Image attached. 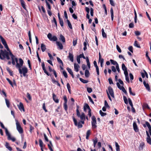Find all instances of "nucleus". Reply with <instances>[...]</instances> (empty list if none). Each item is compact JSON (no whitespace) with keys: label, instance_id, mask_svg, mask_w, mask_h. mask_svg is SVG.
<instances>
[{"label":"nucleus","instance_id":"a211bd4d","mask_svg":"<svg viewBox=\"0 0 151 151\" xmlns=\"http://www.w3.org/2000/svg\"><path fill=\"white\" fill-rule=\"evenodd\" d=\"M133 127L134 130L136 132H138V129L137 127V125L135 122H134L133 124Z\"/></svg>","mask_w":151,"mask_h":151},{"label":"nucleus","instance_id":"c9c22d12","mask_svg":"<svg viewBox=\"0 0 151 151\" xmlns=\"http://www.w3.org/2000/svg\"><path fill=\"white\" fill-rule=\"evenodd\" d=\"M57 59L58 61V62L60 63L61 64L62 66H63V62L60 59V58H59L57 57Z\"/></svg>","mask_w":151,"mask_h":151},{"label":"nucleus","instance_id":"412c9836","mask_svg":"<svg viewBox=\"0 0 151 151\" xmlns=\"http://www.w3.org/2000/svg\"><path fill=\"white\" fill-rule=\"evenodd\" d=\"M41 66L42 67L43 70H44V72L47 75V71L46 70L45 68V65L44 62H42L41 64Z\"/></svg>","mask_w":151,"mask_h":151},{"label":"nucleus","instance_id":"0e129e2a","mask_svg":"<svg viewBox=\"0 0 151 151\" xmlns=\"http://www.w3.org/2000/svg\"><path fill=\"white\" fill-rule=\"evenodd\" d=\"M9 55H10L12 60H13L14 59V56L12 54V53L9 50Z\"/></svg>","mask_w":151,"mask_h":151},{"label":"nucleus","instance_id":"bf43d9fd","mask_svg":"<svg viewBox=\"0 0 151 151\" xmlns=\"http://www.w3.org/2000/svg\"><path fill=\"white\" fill-rule=\"evenodd\" d=\"M60 24L61 27H63L64 25L63 20L62 19L59 20Z\"/></svg>","mask_w":151,"mask_h":151},{"label":"nucleus","instance_id":"774afa93","mask_svg":"<svg viewBox=\"0 0 151 151\" xmlns=\"http://www.w3.org/2000/svg\"><path fill=\"white\" fill-rule=\"evenodd\" d=\"M78 56L80 57V58H83V59H86V58L85 57V56H84V55H83V53H82V54H80L79 56Z\"/></svg>","mask_w":151,"mask_h":151},{"label":"nucleus","instance_id":"4d7b16f0","mask_svg":"<svg viewBox=\"0 0 151 151\" xmlns=\"http://www.w3.org/2000/svg\"><path fill=\"white\" fill-rule=\"evenodd\" d=\"M131 107V110L132 112L133 113H135V110L133 107V104H130Z\"/></svg>","mask_w":151,"mask_h":151},{"label":"nucleus","instance_id":"473e14b6","mask_svg":"<svg viewBox=\"0 0 151 151\" xmlns=\"http://www.w3.org/2000/svg\"><path fill=\"white\" fill-rule=\"evenodd\" d=\"M19 60L20 63L19 64V67H21L23 65V61L21 58H19Z\"/></svg>","mask_w":151,"mask_h":151},{"label":"nucleus","instance_id":"4be33fe9","mask_svg":"<svg viewBox=\"0 0 151 151\" xmlns=\"http://www.w3.org/2000/svg\"><path fill=\"white\" fill-rule=\"evenodd\" d=\"M22 6L25 10H27L24 1L23 0H20Z\"/></svg>","mask_w":151,"mask_h":151},{"label":"nucleus","instance_id":"680f3d73","mask_svg":"<svg viewBox=\"0 0 151 151\" xmlns=\"http://www.w3.org/2000/svg\"><path fill=\"white\" fill-rule=\"evenodd\" d=\"M125 104H128V101L126 97L123 96Z\"/></svg>","mask_w":151,"mask_h":151},{"label":"nucleus","instance_id":"393cba45","mask_svg":"<svg viewBox=\"0 0 151 151\" xmlns=\"http://www.w3.org/2000/svg\"><path fill=\"white\" fill-rule=\"evenodd\" d=\"M41 48L42 50V52H44L46 48V46L44 44H42L41 45Z\"/></svg>","mask_w":151,"mask_h":151},{"label":"nucleus","instance_id":"338daca9","mask_svg":"<svg viewBox=\"0 0 151 151\" xmlns=\"http://www.w3.org/2000/svg\"><path fill=\"white\" fill-rule=\"evenodd\" d=\"M77 39H76L73 40V46H75L77 44Z\"/></svg>","mask_w":151,"mask_h":151},{"label":"nucleus","instance_id":"13d9d810","mask_svg":"<svg viewBox=\"0 0 151 151\" xmlns=\"http://www.w3.org/2000/svg\"><path fill=\"white\" fill-rule=\"evenodd\" d=\"M87 92L89 93H91L92 92V90L91 88L87 87Z\"/></svg>","mask_w":151,"mask_h":151},{"label":"nucleus","instance_id":"3c124183","mask_svg":"<svg viewBox=\"0 0 151 151\" xmlns=\"http://www.w3.org/2000/svg\"><path fill=\"white\" fill-rule=\"evenodd\" d=\"M77 109H76V114L78 117L81 115V114L78 109V106H77Z\"/></svg>","mask_w":151,"mask_h":151},{"label":"nucleus","instance_id":"5701e85b","mask_svg":"<svg viewBox=\"0 0 151 151\" xmlns=\"http://www.w3.org/2000/svg\"><path fill=\"white\" fill-rule=\"evenodd\" d=\"M79 65L78 64L75 63L74 64V68L76 72H78L79 71Z\"/></svg>","mask_w":151,"mask_h":151},{"label":"nucleus","instance_id":"7ed1b4c3","mask_svg":"<svg viewBox=\"0 0 151 151\" xmlns=\"http://www.w3.org/2000/svg\"><path fill=\"white\" fill-rule=\"evenodd\" d=\"M16 124L17 130L20 134H22L23 132V130L22 128L21 127L18 120H16Z\"/></svg>","mask_w":151,"mask_h":151},{"label":"nucleus","instance_id":"f8f14e48","mask_svg":"<svg viewBox=\"0 0 151 151\" xmlns=\"http://www.w3.org/2000/svg\"><path fill=\"white\" fill-rule=\"evenodd\" d=\"M122 70L124 71V73L126 74L128 73L127 71V68L124 63H122Z\"/></svg>","mask_w":151,"mask_h":151},{"label":"nucleus","instance_id":"f704fd0d","mask_svg":"<svg viewBox=\"0 0 151 151\" xmlns=\"http://www.w3.org/2000/svg\"><path fill=\"white\" fill-rule=\"evenodd\" d=\"M110 61L112 64L114 65H115L116 66V65H117V64H118L117 63L116 61H114L112 59H110Z\"/></svg>","mask_w":151,"mask_h":151},{"label":"nucleus","instance_id":"f257e3e1","mask_svg":"<svg viewBox=\"0 0 151 151\" xmlns=\"http://www.w3.org/2000/svg\"><path fill=\"white\" fill-rule=\"evenodd\" d=\"M16 68L18 69L20 74H22L24 77L26 76V74L27 73L28 71V69L26 67L24 66L21 68V67H19V64H17Z\"/></svg>","mask_w":151,"mask_h":151},{"label":"nucleus","instance_id":"1a4fd4ad","mask_svg":"<svg viewBox=\"0 0 151 151\" xmlns=\"http://www.w3.org/2000/svg\"><path fill=\"white\" fill-rule=\"evenodd\" d=\"M0 53V58L1 60H4L5 58L6 54L8 52L6 50L4 51H3L2 50H1Z\"/></svg>","mask_w":151,"mask_h":151},{"label":"nucleus","instance_id":"bb28decb","mask_svg":"<svg viewBox=\"0 0 151 151\" xmlns=\"http://www.w3.org/2000/svg\"><path fill=\"white\" fill-rule=\"evenodd\" d=\"M60 40L62 41V42H65V38L62 35H60Z\"/></svg>","mask_w":151,"mask_h":151},{"label":"nucleus","instance_id":"9d476101","mask_svg":"<svg viewBox=\"0 0 151 151\" xmlns=\"http://www.w3.org/2000/svg\"><path fill=\"white\" fill-rule=\"evenodd\" d=\"M146 134L147 136V138L146 140L148 143L151 145V139L150 137V136L148 133V132L146 131Z\"/></svg>","mask_w":151,"mask_h":151},{"label":"nucleus","instance_id":"79ce46f5","mask_svg":"<svg viewBox=\"0 0 151 151\" xmlns=\"http://www.w3.org/2000/svg\"><path fill=\"white\" fill-rule=\"evenodd\" d=\"M87 108L88 109V115L90 117L91 116V110L90 109V107L89 106H88Z\"/></svg>","mask_w":151,"mask_h":151},{"label":"nucleus","instance_id":"9b49d317","mask_svg":"<svg viewBox=\"0 0 151 151\" xmlns=\"http://www.w3.org/2000/svg\"><path fill=\"white\" fill-rule=\"evenodd\" d=\"M108 89L109 93L110 95L111 96V97H114V93L112 88L110 86H109L108 88Z\"/></svg>","mask_w":151,"mask_h":151},{"label":"nucleus","instance_id":"6ab92c4d","mask_svg":"<svg viewBox=\"0 0 151 151\" xmlns=\"http://www.w3.org/2000/svg\"><path fill=\"white\" fill-rule=\"evenodd\" d=\"M70 60L73 62V54L70 52L69 53V56L68 57Z\"/></svg>","mask_w":151,"mask_h":151},{"label":"nucleus","instance_id":"a878e982","mask_svg":"<svg viewBox=\"0 0 151 151\" xmlns=\"http://www.w3.org/2000/svg\"><path fill=\"white\" fill-rule=\"evenodd\" d=\"M39 145L41 148H44V144L42 141L41 140V139H40L39 140Z\"/></svg>","mask_w":151,"mask_h":151},{"label":"nucleus","instance_id":"ddd939ff","mask_svg":"<svg viewBox=\"0 0 151 151\" xmlns=\"http://www.w3.org/2000/svg\"><path fill=\"white\" fill-rule=\"evenodd\" d=\"M143 84L144 86L145 87L146 89L148 91H150V89L149 84L148 83H146L145 81H143Z\"/></svg>","mask_w":151,"mask_h":151},{"label":"nucleus","instance_id":"09e8293b","mask_svg":"<svg viewBox=\"0 0 151 151\" xmlns=\"http://www.w3.org/2000/svg\"><path fill=\"white\" fill-rule=\"evenodd\" d=\"M134 45L135 47H136L138 48H140V45L137 44V41H135L134 43Z\"/></svg>","mask_w":151,"mask_h":151},{"label":"nucleus","instance_id":"58836bf2","mask_svg":"<svg viewBox=\"0 0 151 151\" xmlns=\"http://www.w3.org/2000/svg\"><path fill=\"white\" fill-rule=\"evenodd\" d=\"M125 76V79L126 81L128 82L129 83V78L128 76V73H127V74L125 73L124 74Z\"/></svg>","mask_w":151,"mask_h":151},{"label":"nucleus","instance_id":"20e7f679","mask_svg":"<svg viewBox=\"0 0 151 151\" xmlns=\"http://www.w3.org/2000/svg\"><path fill=\"white\" fill-rule=\"evenodd\" d=\"M91 124L92 127L93 129H95L97 127V126L96 125L97 123L96 118L94 116H93L91 117Z\"/></svg>","mask_w":151,"mask_h":151},{"label":"nucleus","instance_id":"b1692460","mask_svg":"<svg viewBox=\"0 0 151 151\" xmlns=\"http://www.w3.org/2000/svg\"><path fill=\"white\" fill-rule=\"evenodd\" d=\"M49 142L50 144H48V146L49 147V149L50 151H53L52 148V147H53V145H52V143L51 141H50Z\"/></svg>","mask_w":151,"mask_h":151},{"label":"nucleus","instance_id":"f03ea898","mask_svg":"<svg viewBox=\"0 0 151 151\" xmlns=\"http://www.w3.org/2000/svg\"><path fill=\"white\" fill-rule=\"evenodd\" d=\"M118 81L119 83V82L116 83V85L118 88L120 90H122L126 94H127V92L123 86L124 85L123 81L120 79H119Z\"/></svg>","mask_w":151,"mask_h":151},{"label":"nucleus","instance_id":"603ef678","mask_svg":"<svg viewBox=\"0 0 151 151\" xmlns=\"http://www.w3.org/2000/svg\"><path fill=\"white\" fill-rule=\"evenodd\" d=\"M103 7L104 8L105 10V14H107V10L106 9V7L105 4H103Z\"/></svg>","mask_w":151,"mask_h":151},{"label":"nucleus","instance_id":"49530a36","mask_svg":"<svg viewBox=\"0 0 151 151\" xmlns=\"http://www.w3.org/2000/svg\"><path fill=\"white\" fill-rule=\"evenodd\" d=\"M28 36H29V42L30 43H31L32 42V41L31 38V32H30V31H29V32H28Z\"/></svg>","mask_w":151,"mask_h":151},{"label":"nucleus","instance_id":"c03bdc74","mask_svg":"<svg viewBox=\"0 0 151 151\" xmlns=\"http://www.w3.org/2000/svg\"><path fill=\"white\" fill-rule=\"evenodd\" d=\"M63 74L65 78H68V75L65 70H64L63 71Z\"/></svg>","mask_w":151,"mask_h":151},{"label":"nucleus","instance_id":"c85d7f7f","mask_svg":"<svg viewBox=\"0 0 151 151\" xmlns=\"http://www.w3.org/2000/svg\"><path fill=\"white\" fill-rule=\"evenodd\" d=\"M116 149V151H120L119 146L118 143L116 142H115Z\"/></svg>","mask_w":151,"mask_h":151},{"label":"nucleus","instance_id":"e2e57ef3","mask_svg":"<svg viewBox=\"0 0 151 151\" xmlns=\"http://www.w3.org/2000/svg\"><path fill=\"white\" fill-rule=\"evenodd\" d=\"M90 14L91 16H93V9L91 8H90Z\"/></svg>","mask_w":151,"mask_h":151},{"label":"nucleus","instance_id":"69168bd1","mask_svg":"<svg viewBox=\"0 0 151 151\" xmlns=\"http://www.w3.org/2000/svg\"><path fill=\"white\" fill-rule=\"evenodd\" d=\"M112 70L113 72H116V68L114 66H112L111 67Z\"/></svg>","mask_w":151,"mask_h":151},{"label":"nucleus","instance_id":"39448f33","mask_svg":"<svg viewBox=\"0 0 151 151\" xmlns=\"http://www.w3.org/2000/svg\"><path fill=\"white\" fill-rule=\"evenodd\" d=\"M38 8L39 10L42 13L43 18L45 19H46L47 18V17L45 14L46 11L44 8L43 6H41V8L40 7L38 6Z\"/></svg>","mask_w":151,"mask_h":151},{"label":"nucleus","instance_id":"a18cd8bd","mask_svg":"<svg viewBox=\"0 0 151 151\" xmlns=\"http://www.w3.org/2000/svg\"><path fill=\"white\" fill-rule=\"evenodd\" d=\"M89 106L88 105V104H85L83 107V110L84 111H86V110L88 109V108H87V106Z\"/></svg>","mask_w":151,"mask_h":151},{"label":"nucleus","instance_id":"6e6d98bb","mask_svg":"<svg viewBox=\"0 0 151 151\" xmlns=\"http://www.w3.org/2000/svg\"><path fill=\"white\" fill-rule=\"evenodd\" d=\"M93 146L95 147L96 146V145L97 142L98 140L97 138H96L95 139L93 140Z\"/></svg>","mask_w":151,"mask_h":151},{"label":"nucleus","instance_id":"aec40b11","mask_svg":"<svg viewBox=\"0 0 151 151\" xmlns=\"http://www.w3.org/2000/svg\"><path fill=\"white\" fill-rule=\"evenodd\" d=\"M18 106L19 109L21 111H23L24 112L25 110L23 104H18Z\"/></svg>","mask_w":151,"mask_h":151},{"label":"nucleus","instance_id":"6e6552de","mask_svg":"<svg viewBox=\"0 0 151 151\" xmlns=\"http://www.w3.org/2000/svg\"><path fill=\"white\" fill-rule=\"evenodd\" d=\"M0 38L1 40V41L2 43L4 45L5 47L6 48V49L8 51H9V49L8 47L7 44L6 42L5 39L1 36H0Z\"/></svg>","mask_w":151,"mask_h":151},{"label":"nucleus","instance_id":"f3484780","mask_svg":"<svg viewBox=\"0 0 151 151\" xmlns=\"http://www.w3.org/2000/svg\"><path fill=\"white\" fill-rule=\"evenodd\" d=\"M78 117L80 118L81 120H85V115L83 112L82 113L81 115Z\"/></svg>","mask_w":151,"mask_h":151},{"label":"nucleus","instance_id":"dca6fc26","mask_svg":"<svg viewBox=\"0 0 151 151\" xmlns=\"http://www.w3.org/2000/svg\"><path fill=\"white\" fill-rule=\"evenodd\" d=\"M66 69L69 74L71 75L72 78H74V76L72 70L68 67Z\"/></svg>","mask_w":151,"mask_h":151},{"label":"nucleus","instance_id":"37998d69","mask_svg":"<svg viewBox=\"0 0 151 151\" xmlns=\"http://www.w3.org/2000/svg\"><path fill=\"white\" fill-rule=\"evenodd\" d=\"M142 107L143 109H144L146 108H147L148 109H150V108L148 106V104H143Z\"/></svg>","mask_w":151,"mask_h":151},{"label":"nucleus","instance_id":"7c9ffc66","mask_svg":"<svg viewBox=\"0 0 151 151\" xmlns=\"http://www.w3.org/2000/svg\"><path fill=\"white\" fill-rule=\"evenodd\" d=\"M86 61L87 63V65L88 66V67L89 68H90V63L89 61V59L88 57H86Z\"/></svg>","mask_w":151,"mask_h":151},{"label":"nucleus","instance_id":"c756f323","mask_svg":"<svg viewBox=\"0 0 151 151\" xmlns=\"http://www.w3.org/2000/svg\"><path fill=\"white\" fill-rule=\"evenodd\" d=\"M102 35L103 37L106 38L107 35L106 34L103 28H102L101 30Z\"/></svg>","mask_w":151,"mask_h":151},{"label":"nucleus","instance_id":"72a5a7b5","mask_svg":"<svg viewBox=\"0 0 151 151\" xmlns=\"http://www.w3.org/2000/svg\"><path fill=\"white\" fill-rule=\"evenodd\" d=\"M66 21L67 22L68 26L69 27V28L70 29H72V26L71 24L70 21H69V20L68 19H67L66 20Z\"/></svg>","mask_w":151,"mask_h":151},{"label":"nucleus","instance_id":"cd10ccee","mask_svg":"<svg viewBox=\"0 0 151 151\" xmlns=\"http://www.w3.org/2000/svg\"><path fill=\"white\" fill-rule=\"evenodd\" d=\"M85 75L86 77L88 78L89 77L90 73L88 70H86L85 71Z\"/></svg>","mask_w":151,"mask_h":151},{"label":"nucleus","instance_id":"a19ab883","mask_svg":"<svg viewBox=\"0 0 151 151\" xmlns=\"http://www.w3.org/2000/svg\"><path fill=\"white\" fill-rule=\"evenodd\" d=\"M99 113L102 116H104L106 115V113H104L101 110H100L99 111Z\"/></svg>","mask_w":151,"mask_h":151},{"label":"nucleus","instance_id":"2f4dec72","mask_svg":"<svg viewBox=\"0 0 151 151\" xmlns=\"http://www.w3.org/2000/svg\"><path fill=\"white\" fill-rule=\"evenodd\" d=\"M5 133L6 135L8 137V138L9 137H10L11 136V135L10 134V133L8 132V131L7 128H6L5 129Z\"/></svg>","mask_w":151,"mask_h":151},{"label":"nucleus","instance_id":"423d86ee","mask_svg":"<svg viewBox=\"0 0 151 151\" xmlns=\"http://www.w3.org/2000/svg\"><path fill=\"white\" fill-rule=\"evenodd\" d=\"M48 38L50 41L52 42H56L58 40V38L56 36H52L50 33H49L48 34Z\"/></svg>","mask_w":151,"mask_h":151},{"label":"nucleus","instance_id":"e433bc0d","mask_svg":"<svg viewBox=\"0 0 151 151\" xmlns=\"http://www.w3.org/2000/svg\"><path fill=\"white\" fill-rule=\"evenodd\" d=\"M129 93L130 95H132V96H135V94L134 93H132V88L131 87H129Z\"/></svg>","mask_w":151,"mask_h":151},{"label":"nucleus","instance_id":"4c0bfd02","mask_svg":"<svg viewBox=\"0 0 151 151\" xmlns=\"http://www.w3.org/2000/svg\"><path fill=\"white\" fill-rule=\"evenodd\" d=\"M91 132L90 130H88L86 132V139H88L89 137L90 134Z\"/></svg>","mask_w":151,"mask_h":151},{"label":"nucleus","instance_id":"8fccbe9b","mask_svg":"<svg viewBox=\"0 0 151 151\" xmlns=\"http://www.w3.org/2000/svg\"><path fill=\"white\" fill-rule=\"evenodd\" d=\"M63 99L64 101V104H66L67 102V97L66 96H63Z\"/></svg>","mask_w":151,"mask_h":151},{"label":"nucleus","instance_id":"de8ad7c7","mask_svg":"<svg viewBox=\"0 0 151 151\" xmlns=\"http://www.w3.org/2000/svg\"><path fill=\"white\" fill-rule=\"evenodd\" d=\"M8 139V140H12L13 142H14L16 140V139L14 137H11V136Z\"/></svg>","mask_w":151,"mask_h":151},{"label":"nucleus","instance_id":"5fc2aeb1","mask_svg":"<svg viewBox=\"0 0 151 151\" xmlns=\"http://www.w3.org/2000/svg\"><path fill=\"white\" fill-rule=\"evenodd\" d=\"M83 45L84 47H83V50L85 51L87 49V42H84L83 43Z\"/></svg>","mask_w":151,"mask_h":151},{"label":"nucleus","instance_id":"2eb2a0df","mask_svg":"<svg viewBox=\"0 0 151 151\" xmlns=\"http://www.w3.org/2000/svg\"><path fill=\"white\" fill-rule=\"evenodd\" d=\"M52 97L54 101L56 103H58L59 100L56 95L54 93L52 94Z\"/></svg>","mask_w":151,"mask_h":151},{"label":"nucleus","instance_id":"052dcab7","mask_svg":"<svg viewBox=\"0 0 151 151\" xmlns=\"http://www.w3.org/2000/svg\"><path fill=\"white\" fill-rule=\"evenodd\" d=\"M116 47L117 51L119 52L120 53L121 52V50L118 45H117L116 46Z\"/></svg>","mask_w":151,"mask_h":151},{"label":"nucleus","instance_id":"ea45409f","mask_svg":"<svg viewBox=\"0 0 151 151\" xmlns=\"http://www.w3.org/2000/svg\"><path fill=\"white\" fill-rule=\"evenodd\" d=\"M80 80L84 83H86L88 82V81L85 80L81 78H79Z\"/></svg>","mask_w":151,"mask_h":151},{"label":"nucleus","instance_id":"4468645a","mask_svg":"<svg viewBox=\"0 0 151 151\" xmlns=\"http://www.w3.org/2000/svg\"><path fill=\"white\" fill-rule=\"evenodd\" d=\"M56 43L58 47L59 48L60 50H62L63 49V46L62 44L60 42L56 41Z\"/></svg>","mask_w":151,"mask_h":151},{"label":"nucleus","instance_id":"0eeeda50","mask_svg":"<svg viewBox=\"0 0 151 151\" xmlns=\"http://www.w3.org/2000/svg\"><path fill=\"white\" fill-rule=\"evenodd\" d=\"M72 118L75 125L76 126H77L78 128L82 127L83 126L81 124V122L80 121L79 122L78 124L77 121L75 118L74 116H73Z\"/></svg>","mask_w":151,"mask_h":151},{"label":"nucleus","instance_id":"864d4df0","mask_svg":"<svg viewBox=\"0 0 151 151\" xmlns=\"http://www.w3.org/2000/svg\"><path fill=\"white\" fill-rule=\"evenodd\" d=\"M6 80L7 81L9 82V83L10 84V85L12 87H13V83L12 82V81L10 80L8 78H6Z\"/></svg>","mask_w":151,"mask_h":151}]
</instances>
